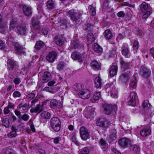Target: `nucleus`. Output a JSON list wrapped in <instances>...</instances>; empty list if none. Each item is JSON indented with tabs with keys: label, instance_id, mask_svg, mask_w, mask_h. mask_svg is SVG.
<instances>
[{
	"label": "nucleus",
	"instance_id": "obj_53",
	"mask_svg": "<svg viewBox=\"0 0 154 154\" xmlns=\"http://www.w3.org/2000/svg\"><path fill=\"white\" fill-rule=\"evenodd\" d=\"M143 106L144 108H149L150 107L151 104L147 100H145L143 103Z\"/></svg>",
	"mask_w": 154,
	"mask_h": 154
},
{
	"label": "nucleus",
	"instance_id": "obj_10",
	"mask_svg": "<svg viewBox=\"0 0 154 154\" xmlns=\"http://www.w3.org/2000/svg\"><path fill=\"white\" fill-rule=\"evenodd\" d=\"M31 27L32 30L38 32L40 29L39 23L36 18H34L31 22Z\"/></svg>",
	"mask_w": 154,
	"mask_h": 154
},
{
	"label": "nucleus",
	"instance_id": "obj_3",
	"mask_svg": "<svg viewBox=\"0 0 154 154\" xmlns=\"http://www.w3.org/2000/svg\"><path fill=\"white\" fill-rule=\"evenodd\" d=\"M51 125L52 129L56 131H58L60 129L61 122L57 117H54L51 120Z\"/></svg>",
	"mask_w": 154,
	"mask_h": 154
},
{
	"label": "nucleus",
	"instance_id": "obj_28",
	"mask_svg": "<svg viewBox=\"0 0 154 154\" xmlns=\"http://www.w3.org/2000/svg\"><path fill=\"white\" fill-rule=\"evenodd\" d=\"M18 22L17 20L16 19H14L11 22L9 28L11 30H12L14 29L18 26Z\"/></svg>",
	"mask_w": 154,
	"mask_h": 154
},
{
	"label": "nucleus",
	"instance_id": "obj_50",
	"mask_svg": "<svg viewBox=\"0 0 154 154\" xmlns=\"http://www.w3.org/2000/svg\"><path fill=\"white\" fill-rule=\"evenodd\" d=\"M29 116L27 114H24L23 116L19 117L20 120L22 119L25 121H27L29 119Z\"/></svg>",
	"mask_w": 154,
	"mask_h": 154
},
{
	"label": "nucleus",
	"instance_id": "obj_9",
	"mask_svg": "<svg viewBox=\"0 0 154 154\" xmlns=\"http://www.w3.org/2000/svg\"><path fill=\"white\" fill-rule=\"evenodd\" d=\"M130 74L128 72H124L120 75L119 80L122 83H127L129 81L130 78Z\"/></svg>",
	"mask_w": 154,
	"mask_h": 154
},
{
	"label": "nucleus",
	"instance_id": "obj_22",
	"mask_svg": "<svg viewBox=\"0 0 154 154\" xmlns=\"http://www.w3.org/2000/svg\"><path fill=\"white\" fill-rule=\"evenodd\" d=\"M16 66V62L12 59H9L7 62L8 69L11 70L13 69L15 66Z\"/></svg>",
	"mask_w": 154,
	"mask_h": 154
},
{
	"label": "nucleus",
	"instance_id": "obj_24",
	"mask_svg": "<svg viewBox=\"0 0 154 154\" xmlns=\"http://www.w3.org/2000/svg\"><path fill=\"white\" fill-rule=\"evenodd\" d=\"M136 97V94L135 92H132L131 93L129 98V104L132 106H134L135 103V98Z\"/></svg>",
	"mask_w": 154,
	"mask_h": 154
},
{
	"label": "nucleus",
	"instance_id": "obj_36",
	"mask_svg": "<svg viewBox=\"0 0 154 154\" xmlns=\"http://www.w3.org/2000/svg\"><path fill=\"white\" fill-rule=\"evenodd\" d=\"M93 48L94 50L97 53L101 52L102 51V48L97 43L93 45Z\"/></svg>",
	"mask_w": 154,
	"mask_h": 154
},
{
	"label": "nucleus",
	"instance_id": "obj_33",
	"mask_svg": "<svg viewBox=\"0 0 154 154\" xmlns=\"http://www.w3.org/2000/svg\"><path fill=\"white\" fill-rule=\"evenodd\" d=\"M100 97V92H94L91 99V101L93 103L95 102L99 99Z\"/></svg>",
	"mask_w": 154,
	"mask_h": 154
},
{
	"label": "nucleus",
	"instance_id": "obj_21",
	"mask_svg": "<svg viewBox=\"0 0 154 154\" xmlns=\"http://www.w3.org/2000/svg\"><path fill=\"white\" fill-rule=\"evenodd\" d=\"M54 41L57 45L59 46L62 45L64 43L63 37L61 36L58 35H56L54 37Z\"/></svg>",
	"mask_w": 154,
	"mask_h": 154
},
{
	"label": "nucleus",
	"instance_id": "obj_49",
	"mask_svg": "<svg viewBox=\"0 0 154 154\" xmlns=\"http://www.w3.org/2000/svg\"><path fill=\"white\" fill-rule=\"evenodd\" d=\"M6 23L3 22L2 16L0 15V27L3 28L6 27Z\"/></svg>",
	"mask_w": 154,
	"mask_h": 154
},
{
	"label": "nucleus",
	"instance_id": "obj_16",
	"mask_svg": "<svg viewBox=\"0 0 154 154\" xmlns=\"http://www.w3.org/2000/svg\"><path fill=\"white\" fill-rule=\"evenodd\" d=\"M23 13L24 15L27 17L30 16L32 13V8L27 5H24L22 7Z\"/></svg>",
	"mask_w": 154,
	"mask_h": 154
},
{
	"label": "nucleus",
	"instance_id": "obj_13",
	"mask_svg": "<svg viewBox=\"0 0 154 154\" xmlns=\"http://www.w3.org/2000/svg\"><path fill=\"white\" fill-rule=\"evenodd\" d=\"M79 96L83 99H87L90 96V91L87 89H83L79 92Z\"/></svg>",
	"mask_w": 154,
	"mask_h": 154
},
{
	"label": "nucleus",
	"instance_id": "obj_32",
	"mask_svg": "<svg viewBox=\"0 0 154 154\" xmlns=\"http://www.w3.org/2000/svg\"><path fill=\"white\" fill-rule=\"evenodd\" d=\"M94 26V23H93L92 21L87 23L85 25V29L89 31H91L92 30Z\"/></svg>",
	"mask_w": 154,
	"mask_h": 154
},
{
	"label": "nucleus",
	"instance_id": "obj_55",
	"mask_svg": "<svg viewBox=\"0 0 154 154\" xmlns=\"http://www.w3.org/2000/svg\"><path fill=\"white\" fill-rule=\"evenodd\" d=\"M116 52H117L116 48L112 49V50L110 51L109 57H113V56L116 55Z\"/></svg>",
	"mask_w": 154,
	"mask_h": 154
},
{
	"label": "nucleus",
	"instance_id": "obj_18",
	"mask_svg": "<svg viewBox=\"0 0 154 154\" xmlns=\"http://www.w3.org/2000/svg\"><path fill=\"white\" fill-rule=\"evenodd\" d=\"M14 48L15 53L18 54H21L24 53V48H23L17 43L14 44Z\"/></svg>",
	"mask_w": 154,
	"mask_h": 154
},
{
	"label": "nucleus",
	"instance_id": "obj_23",
	"mask_svg": "<svg viewBox=\"0 0 154 154\" xmlns=\"http://www.w3.org/2000/svg\"><path fill=\"white\" fill-rule=\"evenodd\" d=\"M44 105L43 104L42 105L38 104L36 106L35 108H32L30 109V112H41L42 111L44 107Z\"/></svg>",
	"mask_w": 154,
	"mask_h": 154
},
{
	"label": "nucleus",
	"instance_id": "obj_20",
	"mask_svg": "<svg viewBox=\"0 0 154 154\" xmlns=\"http://www.w3.org/2000/svg\"><path fill=\"white\" fill-rule=\"evenodd\" d=\"M116 131L114 129H111L109 132V141L111 142L112 141L116 140Z\"/></svg>",
	"mask_w": 154,
	"mask_h": 154
},
{
	"label": "nucleus",
	"instance_id": "obj_61",
	"mask_svg": "<svg viewBox=\"0 0 154 154\" xmlns=\"http://www.w3.org/2000/svg\"><path fill=\"white\" fill-rule=\"evenodd\" d=\"M111 150L112 152H113L115 154H122L120 152L117 150L114 147H111Z\"/></svg>",
	"mask_w": 154,
	"mask_h": 154
},
{
	"label": "nucleus",
	"instance_id": "obj_43",
	"mask_svg": "<svg viewBox=\"0 0 154 154\" xmlns=\"http://www.w3.org/2000/svg\"><path fill=\"white\" fill-rule=\"evenodd\" d=\"M137 81L135 77H133L131 79L130 85L131 87L135 88L137 85Z\"/></svg>",
	"mask_w": 154,
	"mask_h": 154
},
{
	"label": "nucleus",
	"instance_id": "obj_51",
	"mask_svg": "<svg viewBox=\"0 0 154 154\" xmlns=\"http://www.w3.org/2000/svg\"><path fill=\"white\" fill-rule=\"evenodd\" d=\"M109 3L108 0H105L103 2L102 7L103 9H106L109 8Z\"/></svg>",
	"mask_w": 154,
	"mask_h": 154
},
{
	"label": "nucleus",
	"instance_id": "obj_1",
	"mask_svg": "<svg viewBox=\"0 0 154 154\" xmlns=\"http://www.w3.org/2000/svg\"><path fill=\"white\" fill-rule=\"evenodd\" d=\"M67 15L69 16L73 22L75 24H80L81 23L80 16L83 14L82 12L76 11L75 10H70L67 12Z\"/></svg>",
	"mask_w": 154,
	"mask_h": 154
},
{
	"label": "nucleus",
	"instance_id": "obj_26",
	"mask_svg": "<svg viewBox=\"0 0 154 154\" xmlns=\"http://www.w3.org/2000/svg\"><path fill=\"white\" fill-rule=\"evenodd\" d=\"M95 87L98 88L101 87L102 85V80L99 77H96L94 80Z\"/></svg>",
	"mask_w": 154,
	"mask_h": 154
},
{
	"label": "nucleus",
	"instance_id": "obj_5",
	"mask_svg": "<svg viewBox=\"0 0 154 154\" xmlns=\"http://www.w3.org/2000/svg\"><path fill=\"white\" fill-rule=\"evenodd\" d=\"M85 117L87 118L91 119L93 118L95 114V109L92 106H89L86 108L84 111Z\"/></svg>",
	"mask_w": 154,
	"mask_h": 154
},
{
	"label": "nucleus",
	"instance_id": "obj_17",
	"mask_svg": "<svg viewBox=\"0 0 154 154\" xmlns=\"http://www.w3.org/2000/svg\"><path fill=\"white\" fill-rule=\"evenodd\" d=\"M140 74L143 77L147 78L150 74V72L146 67H143L140 69Z\"/></svg>",
	"mask_w": 154,
	"mask_h": 154
},
{
	"label": "nucleus",
	"instance_id": "obj_44",
	"mask_svg": "<svg viewBox=\"0 0 154 154\" xmlns=\"http://www.w3.org/2000/svg\"><path fill=\"white\" fill-rule=\"evenodd\" d=\"M76 133L75 132H73L71 134L70 138L72 141L75 143L77 145H78L79 144V143L76 140Z\"/></svg>",
	"mask_w": 154,
	"mask_h": 154
},
{
	"label": "nucleus",
	"instance_id": "obj_12",
	"mask_svg": "<svg viewBox=\"0 0 154 154\" xmlns=\"http://www.w3.org/2000/svg\"><path fill=\"white\" fill-rule=\"evenodd\" d=\"M62 105L61 103L58 102L56 99H52L50 102V107L53 109H59L61 108Z\"/></svg>",
	"mask_w": 154,
	"mask_h": 154
},
{
	"label": "nucleus",
	"instance_id": "obj_34",
	"mask_svg": "<svg viewBox=\"0 0 154 154\" xmlns=\"http://www.w3.org/2000/svg\"><path fill=\"white\" fill-rule=\"evenodd\" d=\"M79 45V40L76 39L75 40L71 41V48L76 49Z\"/></svg>",
	"mask_w": 154,
	"mask_h": 154
},
{
	"label": "nucleus",
	"instance_id": "obj_54",
	"mask_svg": "<svg viewBox=\"0 0 154 154\" xmlns=\"http://www.w3.org/2000/svg\"><path fill=\"white\" fill-rule=\"evenodd\" d=\"M110 94L111 96L114 98H116L118 97L117 94L114 89L111 91L110 92Z\"/></svg>",
	"mask_w": 154,
	"mask_h": 154
},
{
	"label": "nucleus",
	"instance_id": "obj_15",
	"mask_svg": "<svg viewBox=\"0 0 154 154\" xmlns=\"http://www.w3.org/2000/svg\"><path fill=\"white\" fill-rule=\"evenodd\" d=\"M57 56L56 52L52 51L49 53L46 57V59L49 62L53 63L56 58Z\"/></svg>",
	"mask_w": 154,
	"mask_h": 154
},
{
	"label": "nucleus",
	"instance_id": "obj_58",
	"mask_svg": "<svg viewBox=\"0 0 154 154\" xmlns=\"http://www.w3.org/2000/svg\"><path fill=\"white\" fill-rule=\"evenodd\" d=\"M128 51L127 48H124L122 51V54L125 56H126L128 54Z\"/></svg>",
	"mask_w": 154,
	"mask_h": 154
},
{
	"label": "nucleus",
	"instance_id": "obj_52",
	"mask_svg": "<svg viewBox=\"0 0 154 154\" xmlns=\"http://www.w3.org/2000/svg\"><path fill=\"white\" fill-rule=\"evenodd\" d=\"M89 151L87 148H84L80 151L79 154H89Z\"/></svg>",
	"mask_w": 154,
	"mask_h": 154
},
{
	"label": "nucleus",
	"instance_id": "obj_41",
	"mask_svg": "<svg viewBox=\"0 0 154 154\" xmlns=\"http://www.w3.org/2000/svg\"><path fill=\"white\" fill-rule=\"evenodd\" d=\"M40 116L44 119H49L51 117L50 113L47 111L42 112L40 114Z\"/></svg>",
	"mask_w": 154,
	"mask_h": 154
},
{
	"label": "nucleus",
	"instance_id": "obj_46",
	"mask_svg": "<svg viewBox=\"0 0 154 154\" xmlns=\"http://www.w3.org/2000/svg\"><path fill=\"white\" fill-rule=\"evenodd\" d=\"M89 12L91 15L94 16L96 15V10L92 5H89L88 7Z\"/></svg>",
	"mask_w": 154,
	"mask_h": 154
},
{
	"label": "nucleus",
	"instance_id": "obj_62",
	"mask_svg": "<svg viewBox=\"0 0 154 154\" xmlns=\"http://www.w3.org/2000/svg\"><path fill=\"white\" fill-rule=\"evenodd\" d=\"M117 16L119 17H124L125 14L123 11H120L117 13Z\"/></svg>",
	"mask_w": 154,
	"mask_h": 154
},
{
	"label": "nucleus",
	"instance_id": "obj_37",
	"mask_svg": "<svg viewBox=\"0 0 154 154\" xmlns=\"http://www.w3.org/2000/svg\"><path fill=\"white\" fill-rule=\"evenodd\" d=\"M104 34L105 38L107 39H111L113 36L111 31L109 29L106 30L104 33Z\"/></svg>",
	"mask_w": 154,
	"mask_h": 154
},
{
	"label": "nucleus",
	"instance_id": "obj_30",
	"mask_svg": "<svg viewBox=\"0 0 154 154\" xmlns=\"http://www.w3.org/2000/svg\"><path fill=\"white\" fill-rule=\"evenodd\" d=\"M91 67L95 70H99L100 69V66L97 61L96 60H93L91 63Z\"/></svg>",
	"mask_w": 154,
	"mask_h": 154
},
{
	"label": "nucleus",
	"instance_id": "obj_45",
	"mask_svg": "<svg viewBox=\"0 0 154 154\" xmlns=\"http://www.w3.org/2000/svg\"><path fill=\"white\" fill-rule=\"evenodd\" d=\"M122 67L125 69L130 68L132 65L130 63L125 62L124 61H122L121 62Z\"/></svg>",
	"mask_w": 154,
	"mask_h": 154
},
{
	"label": "nucleus",
	"instance_id": "obj_25",
	"mask_svg": "<svg viewBox=\"0 0 154 154\" xmlns=\"http://www.w3.org/2000/svg\"><path fill=\"white\" fill-rule=\"evenodd\" d=\"M118 67L116 65H112L109 70V73L111 77H113L117 74Z\"/></svg>",
	"mask_w": 154,
	"mask_h": 154
},
{
	"label": "nucleus",
	"instance_id": "obj_64",
	"mask_svg": "<svg viewBox=\"0 0 154 154\" xmlns=\"http://www.w3.org/2000/svg\"><path fill=\"white\" fill-rule=\"evenodd\" d=\"M122 6H127L130 7H131L132 5L128 2H124L121 4Z\"/></svg>",
	"mask_w": 154,
	"mask_h": 154
},
{
	"label": "nucleus",
	"instance_id": "obj_31",
	"mask_svg": "<svg viewBox=\"0 0 154 154\" xmlns=\"http://www.w3.org/2000/svg\"><path fill=\"white\" fill-rule=\"evenodd\" d=\"M87 41L89 44L92 43L95 39L93 34L91 33H88L87 34Z\"/></svg>",
	"mask_w": 154,
	"mask_h": 154
},
{
	"label": "nucleus",
	"instance_id": "obj_39",
	"mask_svg": "<svg viewBox=\"0 0 154 154\" xmlns=\"http://www.w3.org/2000/svg\"><path fill=\"white\" fill-rule=\"evenodd\" d=\"M83 85L81 84H78L74 85L73 87V90L74 91L79 92L81 91L83 89Z\"/></svg>",
	"mask_w": 154,
	"mask_h": 154
},
{
	"label": "nucleus",
	"instance_id": "obj_57",
	"mask_svg": "<svg viewBox=\"0 0 154 154\" xmlns=\"http://www.w3.org/2000/svg\"><path fill=\"white\" fill-rule=\"evenodd\" d=\"M138 43L137 40H135L134 42L133 48L134 50H137L138 48Z\"/></svg>",
	"mask_w": 154,
	"mask_h": 154
},
{
	"label": "nucleus",
	"instance_id": "obj_42",
	"mask_svg": "<svg viewBox=\"0 0 154 154\" xmlns=\"http://www.w3.org/2000/svg\"><path fill=\"white\" fill-rule=\"evenodd\" d=\"M46 6L48 8L52 9L54 8V5L53 0H49L46 3Z\"/></svg>",
	"mask_w": 154,
	"mask_h": 154
},
{
	"label": "nucleus",
	"instance_id": "obj_38",
	"mask_svg": "<svg viewBox=\"0 0 154 154\" xmlns=\"http://www.w3.org/2000/svg\"><path fill=\"white\" fill-rule=\"evenodd\" d=\"M29 106V104L28 103L25 104L20 103L17 107L18 109H21L22 110L25 111L28 109Z\"/></svg>",
	"mask_w": 154,
	"mask_h": 154
},
{
	"label": "nucleus",
	"instance_id": "obj_27",
	"mask_svg": "<svg viewBox=\"0 0 154 154\" xmlns=\"http://www.w3.org/2000/svg\"><path fill=\"white\" fill-rule=\"evenodd\" d=\"M45 43L43 42L39 41H37L35 46V49L37 50H40L45 45Z\"/></svg>",
	"mask_w": 154,
	"mask_h": 154
},
{
	"label": "nucleus",
	"instance_id": "obj_14",
	"mask_svg": "<svg viewBox=\"0 0 154 154\" xmlns=\"http://www.w3.org/2000/svg\"><path fill=\"white\" fill-rule=\"evenodd\" d=\"M51 74L48 71L45 72L41 78V81L43 83H46L51 79Z\"/></svg>",
	"mask_w": 154,
	"mask_h": 154
},
{
	"label": "nucleus",
	"instance_id": "obj_2",
	"mask_svg": "<svg viewBox=\"0 0 154 154\" xmlns=\"http://www.w3.org/2000/svg\"><path fill=\"white\" fill-rule=\"evenodd\" d=\"M142 12L144 14L143 15L142 17L146 19L150 15L151 7L148 4L144 2L142 3L140 7Z\"/></svg>",
	"mask_w": 154,
	"mask_h": 154
},
{
	"label": "nucleus",
	"instance_id": "obj_63",
	"mask_svg": "<svg viewBox=\"0 0 154 154\" xmlns=\"http://www.w3.org/2000/svg\"><path fill=\"white\" fill-rule=\"evenodd\" d=\"M35 97V95L34 93H31L30 94H29L27 97L30 100H31L32 99H33Z\"/></svg>",
	"mask_w": 154,
	"mask_h": 154
},
{
	"label": "nucleus",
	"instance_id": "obj_7",
	"mask_svg": "<svg viewBox=\"0 0 154 154\" xmlns=\"http://www.w3.org/2000/svg\"><path fill=\"white\" fill-rule=\"evenodd\" d=\"M80 136L82 139L86 140L89 137V133L88 130L85 127L82 126L79 129Z\"/></svg>",
	"mask_w": 154,
	"mask_h": 154
},
{
	"label": "nucleus",
	"instance_id": "obj_48",
	"mask_svg": "<svg viewBox=\"0 0 154 154\" xmlns=\"http://www.w3.org/2000/svg\"><path fill=\"white\" fill-rule=\"evenodd\" d=\"M65 66V64L64 62H60L57 64V68L59 70H60L63 69Z\"/></svg>",
	"mask_w": 154,
	"mask_h": 154
},
{
	"label": "nucleus",
	"instance_id": "obj_60",
	"mask_svg": "<svg viewBox=\"0 0 154 154\" xmlns=\"http://www.w3.org/2000/svg\"><path fill=\"white\" fill-rule=\"evenodd\" d=\"M99 144L101 146H105L106 144V142L103 138L100 139L99 142Z\"/></svg>",
	"mask_w": 154,
	"mask_h": 154
},
{
	"label": "nucleus",
	"instance_id": "obj_11",
	"mask_svg": "<svg viewBox=\"0 0 154 154\" xmlns=\"http://www.w3.org/2000/svg\"><path fill=\"white\" fill-rule=\"evenodd\" d=\"M131 143V141L128 138H122L119 141V144L120 146L122 148H125Z\"/></svg>",
	"mask_w": 154,
	"mask_h": 154
},
{
	"label": "nucleus",
	"instance_id": "obj_6",
	"mask_svg": "<svg viewBox=\"0 0 154 154\" xmlns=\"http://www.w3.org/2000/svg\"><path fill=\"white\" fill-rule=\"evenodd\" d=\"M85 53H83L81 54L78 52L75 51L72 53L71 57L74 60H77L78 62H81L83 61L85 58Z\"/></svg>",
	"mask_w": 154,
	"mask_h": 154
},
{
	"label": "nucleus",
	"instance_id": "obj_35",
	"mask_svg": "<svg viewBox=\"0 0 154 154\" xmlns=\"http://www.w3.org/2000/svg\"><path fill=\"white\" fill-rule=\"evenodd\" d=\"M130 149L134 154H137L140 151L139 146L137 145H131L130 146Z\"/></svg>",
	"mask_w": 154,
	"mask_h": 154
},
{
	"label": "nucleus",
	"instance_id": "obj_4",
	"mask_svg": "<svg viewBox=\"0 0 154 154\" xmlns=\"http://www.w3.org/2000/svg\"><path fill=\"white\" fill-rule=\"evenodd\" d=\"M103 108L104 112L106 115L109 114L113 111L116 112L117 110V106L116 104L113 106L110 104L104 105L103 106Z\"/></svg>",
	"mask_w": 154,
	"mask_h": 154
},
{
	"label": "nucleus",
	"instance_id": "obj_56",
	"mask_svg": "<svg viewBox=\"0 0 154 154\" xmlns=\"http://www.w3.org/2000/svg\"><path fill=\"white\" fill-rule=\"evenodd\" d=\"M38 33V32L35 31L33 30L30 33L31 36H30L31 39H33L36 36L37 34Z\"/></svg>",
	"mask_w": 154,
	"mask_h": 154
},
{
	"label": "nucleus",
	"instance_id": "obj_47",
	"mask_svg": "<svg viewBox=\"0 0 154 154\" xmlns=\"http://www.w3.org/2000/svg\"><path fill=\"white\" fill-rule=\"evenodd\" d=\"M10 122L8 118L4 119L2 120V125L6 128H8L10 125Z\"/></svg>",
	"mask_w": 154,
	"mask_h": 154
},
{
	"label": "nucleus",
	"instance_id": "obj_59",
	"mask_svg": "<svg viewBox=\"0 0 154 154\" xmlns=\"http://www.w3.org/2000/svg\"><path fill=\"white\" fill-rule=\"evenodd\" d=\"M13 95L15 97H20L21 96V94L19 91H16L14 92Z\"/></svg>",
	"mask_w": 154,
	"mask_h": 154
},
{
	"label": "nucleus",
	"instance_id": "obj_8",
	"mask_svg": "<svg viewBox=\"0 0 154 154\" xmlns=\"http://www.w3.org/2000/svg\"><path fill=\"white\" fill-rule=\"evenodd\" d=\"M109 121L106 119L101 118L97 120V126L103 128H106L109 125Z\"/></svg>",
	"mask_w": 154,
	"mask_h": 154
},
{
	"label": "nucleus",
	"instance_id": "obj_40",
	"mask_svg": "<svg viewBox=\"0 0 154 154\" xmlns=\"http://www.w3.org/2000/svg\"><path fill=\"white\" fill-rule=\"evenodd\" d=\"M150 130L147 128H144L140 131V134L142 136L146 137L150 134Z\"/></svg>",
	"mask_w": 154,
	"mask_h": 154
},
{
	"label": "nucleus",
	"instance_id": "obj_29",
	"mask_svg": "<svg viewBox=\"0 0 154 154\" xmlns=\"http://www.w3.org/2000/svg\"><path fill=\"white\" fill-rule=\"evenodd\" d=\"M11 130L12 131L8 135V137H14L17 135L16 132L17 129L14 126H12L11 127Z\"/></svg>",
	"mask_w": 154,
	"mask_h": 154
},
{
	"label": "nucleus",
	"instance_id": "obj_19",
	"mask_svg": "<svg viewBox=\"0 0 154 154\" xmlns=\"http://www.w3.org/2000/svg\"><path fill=\"white\" fill-rule=\"evenodd\" d=\"M16 32L21 35H25L26 32L27 28L24 25L19 26H17Z\"/></svg>",
	"mask_w": 154,
	"mask_h": 154
}]
</instances>
